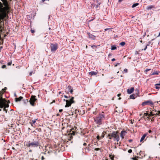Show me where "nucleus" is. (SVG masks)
<instances>
[{
    "label": "nucleus",
    "instance_id": "obj_35",
    "mask_svg": "<svg viewBox=\"0 0 160 160\" xmlns=\"http://www.w3.org/2000/svg\"><path fill=\"white\" fill-rule=\"evenodd\" d=\"M121 95V94H120V93L118 94L117 96L118 97H120V96Z\"/></svg>",
    "mask_w": 160,
    "mask_h": 160
},
{
    "label": "nucleus",
    "instance_id": "obj_46",
    "mask_svg": "<svg viewBox=\"0 0 160 160\" xmlns=\"http://www.w3.org/2000/svg\"><path fill=\"white\" fill-rule=\"evenodd\" d=\"M43 159H44V157H43V156H42V160H43Z\"/></svg>",
    "mask_w": 160,
    "mask_h": 160
},
{
    "label": "nucleus",
    "instance_id": "obj_8",
    "mask_svg": "<svg viewBox=\"0 0 160 160\" xmlns=\"http://www.w3.org/2000/svg\"><path fill=\"white\" fill-rule=\"evenodd\" d=\"M160 114V111H157L156 110H153L150 113L152 116L156 115H159Z\"/></svg>",
    "mask_w": 160,
    "mask_h": 160
},
{
    "label": "nucleus",
    "instance_id": "obj_12",
    "mask_svg": "<svg viewBox=\"0 0 160 160\" xmlns=\"http://www.w3.org/2000/svg\"><path fill=\"white\" fill-rule=\"evenodd\" d=\"M126 132L124 131H122L121 132V137L122 139L124 138V137L125 135Z\"/></svg>",
    "mask_w": 160,
    "mask_h": 160
},
{
    "label": "nucleus",
    "instance_id": "obj_4",
    "mask_svg": "<svg viewBox=\"0 0 160 160\" xmlns=\"http://www.w3.org/2000/svg\"><path fill=\"white\" fill-rule=\"evenodd\" d=\"M37 100V99L36 98V96H32L29 100V102L31 105L32 106H34V103Z\"/></svg>",
    "mask_w": 160,
    "mask_h": 160
},
{
    "label": "nucleus",
    "instance_id": "obj_31",
    "mask_svg": "<svg viewBox=\"0 0 160 160\" xmlns=\"http://www.w3.org/2000/svg\"><path fill=\"white\" fill-rule=\"evenodd\" d=\"M150 70V69H146L145 70V71L147 72L149 71Z\"/></svg>",
    "mask_w": 160,
    "mask_h": 160
},
{
    "label": "nucleus",
    "instance_id": "obj_6",
    "mask_svg": "<svg viewBox=\"0 0 160 160\" xmlns=\"http://www.w3.org/2000/svg\"><path fill=\"white\" fill-rule=\"evenodd\" d=\"M135 91L136 92V94H132L130 96V98L131 99H135V97H136L139 95V90H138L136 89L135 90Z\"/></svg>",
    "mask_w": 160,
    "mask_h": 160
},
{
    "label": "nucleus",
    "instance_id": "obj_48",
    "mask_svg": "<svg viewBox=\"0 0 160 160\" xmlns=\"http://www.w3.org/2000/svg\"><path fill=\"white\" fill-rule=\"evenodd\" d=\"M108 29H108V28H106V29H104V30H105V31H107V30H108Z\"/></svg>",
    "mask_w": 160,
    "mask_h": 160
},
{
    "label": "nucleus",
    "instance_id": "obj_23",
    "mask_svg": "<svg viewBox=\"0 0 160 160\" xmlns=\"http://www.w3.org/2000/svg\"><path fill=\"white\" fill-rule=\"evenodd\" d=\"M89 37L90 38H92L93 39H94V38L95 37V36H92V35H89Z\"/></svg>",
    "mask_w": 160,
    "mask_h": 160
},
{
    "label": "nucleus",
    "instance_id": "obj_47",
    "mask_svg": "<svg viewBox=\"0 0 160 160\" xmlns=\"http://www.w3.org/2000/svg\"><path fill=\"white\" fill-rule=\"evenodd\" d=\"M31 32L32 33H33L34 32V31L33 30H31Z\"/></svg>",
    "mask_w": 160,
    "mask_h": 160
},
{
    "label": "nucleus",
    "instance_id": "obj_38",
    "mask_svg": "<svg viewBox=\"0 0 160 160\" xmlns=\"http://www.w3.org/2000/svg\"><path fill=\"white\" fill-rule=\"evenodd\" d=\"M62 109H61L59 110V112H62Z\"/></svg>",
    "mask_w": 160,
    "mask_h": 160
},
{
    "label": "nucleus",
    "instance_id": "obj_28",
    "mask_svg": "<svg viewBox=\"0 0 160 160\" xmlns=\"http://www.w3.org/2000/svg\"><path fill=\"white\" fill-rule=\"evenodd\" d=\"M2 91H0V96H2Z\"/></svg>",
    "mask_w": 160,
    "mask_h": 160
},
{
    "label": "nucleus",
    "instance_id": "obj_14",
    "mask_svg": "<svg viewBox=\"0 0 160 160\" xmlns=\"http://www.w3.org/2000/svg\"><path fill=\"white\" fill-rule=\"evenodd\" d=\"M154 7L152 5L148 6L147 7L146 9L147 10H149L151 9L152 8H154Z\"/></svg>",
    "mask_w": 160,
    "mask_h": 160
},
{
    "label": "nucleus",
    "instance_id": "obj_55",
    "mask_svg": "<svg viewBox=\"0 0 160 160\" xmlns=\"http://www.w3.org/2000/svg\"><path fill=\"white\" fill-rule=\"evenodd\" d=\"M115 66H117V65H116Z\"/></svg>",
    "mask_w": 160,
    "mask_h": 160
},
{
    "label": "nucleus",
    "instance_id": "obj_42",
    "mask_svg": "<svg viewBox=\"0 0 160 160\" xmlns=\"http://www.w3.org/2000/svg\"><path fill=\"white\" fill-rule=\"evenodd\" d=\"M132 159L133 160H138V159H135V158H132Z\"/></svg>",
    "mask_w": 160,
    "mask_h": 160
},
{
    "label": "nucleus",
    "instance_id": "obj_11",
    "mask_svg": "<svg viewBox=\"0 0 160 160\" xmlns=\"http://www.w3.org/2000/svg\"><path fill=\"white\" fill-rule=\"evenodd\" d=\"M98 72L97 71L94 72L92 71L89 72V74L91 75V76L93 75H96L98 73Z\"/></svg>",
    "mask_w": 160,
    "mask_h": 160
},
{
    "label": "nucleus",
    "instance_id": "obj_30",
    "mask_svg": "<svg viewBox=\"0 0 160 160\" xmlns=\"http://www.w3.org/2000/svg\"><path fill=\"white\" fill-rule=\"evenodd\" d=\"M6 66L5 65H2V68H6Z\"/></svg>",
    "mask_w": 160,
    "mask_h": 160
},
{
    "label": "nucleus",
    "instance_id": "obj_32",
    "mask_svg": "<svg viewBox=\"0 0 160 160\" xmlns=\"http://www.w3.org/2000/svg\"><path fill=\"white\" fill-rule=\"evenodd\" d=\"M97 139L99 140V136H98V135L97 136Z\"/></svg>",
    "mask_w": 160,
    "mask_h": 160
},
{
    "label": "nucleus",
    "instance_id": "obj_20",
    "mask_svg": "<svg viewBox=\"0 0 160 160\" xmlns=\"http://www.w3.org/2000/svg\"><path fill=\"white\" fill-rule=\"evenodd\" d=\"M125 42H121L120 43V44L122 46H124L125 45Z\"/></svg>",
    "mask_w": 160,
    "mask_h": 160
},
{
    "label": "nucleus",
    "instance_id": "obj_9",
    "mask_svg": "<svg viewBox=\"0 0 160 160\" xmlns=\"http://www.w3.org/2000/svg\"><path fill=\"white\" fill-rule=\"evenodd\" d=\"M3 3V4L4 5L5 7V9H8V3L6 0H1Z\"/></svg>",
    "mask_w": 160,
    "mask_h": 160
},
{
    "label": "nucleus",
    "instance_id": "obj_56",
    "mask_svg": "<svg viewBox=\"0 0 160 160\" xmlns=\"http://www.w3.org/2000/svg\"><path fill=\"white\" fill-rule=\"evenodd\" d=\"M1 109L0 108V111H1Z\"/></svg>",
    "mask_w": 160,
    "mask_h": 160
},
{
    "label": "nucleus",
    "instance_id": "obj_53",
    "mask_svg": "<svg viewBox=\"0 0 160 160\" xmlns=\"http://www.w3.org/2000/svg\"><path fill=\"white\" fill-rule=\"evenodd\" d=\"M45 0H42V1H43V2H44V1H45Z\"/></svg>",
    "mask_w": 160,
    "mask_h": 160
},
{
    "label": "nucleus",
    "instance_id": "obj_41",
    "mask_svg": "<svg viewBox=\"0 0 160 160\" xmlns=\"http://www.w3.org/2000/svg\"><path fill=\"white\" fill-rule=\"evenodd\" d=\"M156 85H159L160 86V83L156 84Z\"/></svg>",
    "mask_w": 160,
    "mask_h": 160
},
{
    "label": "nucleus",
    "instance_id": "obj_39",
    "mask_svg": "<svg viewBox=\"0 0 160 160\" xmlns=\"http://www.w3.org/2000/svg\"><path fill=\"white\" fill-rule=\"evenodd\" d=\"M156 89H159V87H158L156 86Z\"/></svg>",
    "mask_w": 160,
    "mask_h": 160
},
{
    "label": "nucleus",
    "instance_id": "obj_10",
    "mask_svg": "<svg viewBox=\"0 0 160 160\" xmlns=\"http://www.w3.org/2000/svg\"><path fill=\"white\" fill-rule=\"evenodd\" d=\"M134 90V88H132L130 89H128L127 90V92L129 94H130L132 93L133 92Z\"/></svg>",
    "mask_w": 160,
    "mask_h": 160
},
{
    "label": "nucleus",
    "instance_id": "obj_7",
    "mask_svg": "<svg viewBox=\"0 0 160 160\" xmlns=\"http://www.w3.org/2000/svg\"><path fill=\"white\" fill-rule=\"evenodd\" d=\"M147 105H149L152 106L153 105V103L150 101H148L146 102H142V106H144Z\"/></svg>",
    "mask_w": 160,
    "mask_h": 160
},
{
    "label": "nucleus",
    "instance_id": "obj_18",
    "mask_svg": "<svg viewBox=\"0 0 160 160\" xmlns=\"http://www.w3.org/2000/svg\"><path fill=\"white\" fill-rule=\"evenodd\" d=\"M158 75L159 74V72L157 71H155L154 72H153L152 74V75Z\"/></svg>",
    "mask_w": 160,
    "mask_h": 160
},
{
    "label": "nucleus",
    "instance_id": "obj_29",
    "mask_svg": "<svg viewBox=\"0 0 160 160\" xmlns=\"http://www.w3.org/2000/svg\"><path fill=\"white\" fill-rule=\"evenodd\" d=\"M11 64H12V62H9L8 63V65H11Z\"/></svg>",
    "mask_w": 160,
    "mask_h": 160
},
{
    "label": "nucleus",
    "instance_id": "obj_43",
    "mask_svg": "<svg viewBox=\"0 0 160 160\" xmlns=\"http://www.w3.org/2000/svg\"><path fill=\"white\" fill-rule=\"evenodd\" d=\"M101 137H102V138H103V137H104V135L103 134V135H102L101 136Z\"/></svg>",
    "mask_w": 160,
    "mask_h": 160
},
{
    "label": "nucleus",
    "instance_id": "obj_33",
    "mask_svg": "<svg viewBox=\"0 0 160 160\" xmlns=\"http://www.w3.org/2000/svg\"><path fill=\"white\" fill-rule=\"evenodd\" d=\"M147 48V46H146L145 48H144L143 49V50H145Z\"/></svg>",
    "mask_w": 160,
    "mask_h": 160
},
{
    "label": "nucleus",
    "instance_id": "obj_34",
    "mask_svg": "<svg viewBox=\"0 0 160 160\" xmlns=\"http://www.w3.org/2000/svg\"><path fill=\"white\" fill-rule=\"evenodd\" d=\"M95 121L97 122V123H98V124H100V122H98L96 120H95Z\"/></svg>",
    "mask_w": 160,
    "mask_h": 160
},
{
    "label": "nucleus",
    "instance_id": "obj_1",
    "mask_svg": "<svg viewBox=\"0 0 160 160\" xmlns=\"http://www.w3.org/2000/svg\"><path fill=\"white\" fill-rule=\"evenodd\" d=\"M5 107H9L8 103L5 99L2 98V96H0V108H3Z\"/></svg>",
    "mask_w": 160,
    "mask_h": 160
},
{
    "label": "nucleus",
    "instance_id": "obj_51",
    "mask_svg": "<svg viewBox=\"0 0 160 160\" xmlns=\"http://www.w3.org/2000/svg\"><path fill=\"white\" fill-rule=\"evenodd\" d=\"M122 0H119V2H121L122 1Z\"/></svg>",
    "mask_w": 160,
    "mask_h": 160
},
{
    "label": "nucleus",
    "instance_id": "obj_25",
    "mask_svg": "<svg viewBox=\"0 0 160 160\" xmlns=\"http://www.w3.org/2000/svg\"><path fill=\"white\" fill-rule=\"evenodd\" d=\"M71 88V87H70V88L71 89L70 92L71 93H72L73 92V90L72 88Z\"/></svg>",
    "mask_w": 160,
    "mask_h": 160
},
{
    "label": "nucleus",
    "instance_id": "obj_17",
    "mask_svg": "<svg viewBox=\"0 0 160 160\" xmlns=\"http://www.w3.org/2000/svg\"><path fill=\"white\" fill-rule=\"evenodd\" d=\"M117 48L116 46L115 45L112 46H111V49L112 50H113L116 49Z\"/></svg>",
    "mask_w": 160,
    "mask_h": 160
},
{
    "label": "nucleus",
    "instance_id": "obj_16",
    "mask_svg": "<svg viewBox=\"0 0 160 160\" xmlns=\"http://www.w3.org/2000/svg\"><path fill=\"white\" fill-rule=\"evenodd\" d=\"M38 142H36L35 143H34V142H32V143H30L29 144V146H34V145H38Z\"/></svg>",
    "mask_w": 160,
    "mask_h": 160
},
{
    "label": "nucleus",
    "instance_id": "obj_45",
    "mask_svg": "<svg viewBox=\"0 0 160 160\" xmlns=\"http://www.w3.org/2000/svg\"><path fill=\"white\" fill-rule=\"evenodd\" d=\"M64 97L66 98H68V97L67 96H66V95H65L64 96Z\"/></svg>",
    "mask_w": 160,
    "mask_h": 160
},
{
    "label": "nucleus",
    "instance_id": "obj_2",
    "mask_svg": "<svg viewBox=\"0 0 160 160\" xmlns=\"http://www.w3.org/2000/svg\"><path fill=\"white\" fill-rule=\"evenodd\" d=\"M108 137H109L110 139H111L113 138H115V140H117V142H118L119 140V136L117 135V132H112L111 135L110 134H108Z\"/></svg>",
    "mask_w": 160,
    "mask_h": 160
},
{
    "label": "nucleus",
    "instance_id": "obj_5",
    "mask_svg": "<svg viewBox=\"0 0 160 160\" xmlns=\"http://www.w3.org/2000/svg\"><path fill=\"white\" fill-rule=\"evenodd\" d=\"M58 45L57 44H51V48L52 52H54L57 49Z\"/></svg>",
    "mask_w": 160,
    "mask_h": 160
},
{
    "label": "nucleus",
    "instance_id": "obj_3",
    "mask_svg": "<svg viewBox=\"0 0 160 160\" xmlns=\"http://www.w3.org/2000/svg\"><path fill=\"white\" fill-rule=\"evenodd\" d=\"M74 97H72L69 100L64 99V101L66 102L65 107H70L72 103H74Z\"/></svg>",
    "mask_w": 160,
    "mask_h": 160
},
{
    "label": "nucleus",
    "instance_id": "obj_49",
    "mask_svg": "<svg viewBox=\"0 0 160 160\" xmlns=\"http://www.w3.org/2000/svg\"><path fill=\"white\" fill-rule=\"evenodd\" d=\"M160 32L159 33V34H158V37H160Z\"/></svg>",
    "mask_w": 160,
    "mask_h": 160
},
{
    "label": "nucleus",
    "instance_id": "obj_36",
    "mask_svg": "<svg viewBox=\"0 0 160 160\" xmlns=\"http://www.w3.org/2000/svg\"><path fill=\"white\" fill-rule=\"evenodd\" d=\"M115 58H113V59H112V61H115Z\"/></svg>",
    "mask_w": 160,
    "mask_h": 160
},
{
    "label": "nucleus",
    "instance_id": "obj_37",
    "mask_svg": "<svg viewBox=\"0 0 160 160\" xmlns=\"http://www.w3.org/2000/svg\"><path fill=\"white\" fill-rule=\"evenodd\" d=\"M32 72H30V73H29V75H30V76L32 75Z\"/></svg>",
    "mask_w": 160,
    "mask_h": 160
},
{
    "label": "nucleus",
    "instance_id": "obj_40",
    "mask_svg": "<svg viewBox=\"0 0 160 160\" xmlns=\"http://www.w3.org/2000/svg\"><path fill=\"white\" fill-rule=\"evenodd\" d=\"M2 48V47H0V52L1 51Z\"/></svg>",
    "mask_w": 160,
    "mask_h": 160
},
{
    "label": "nucleus",
    "instance_id": "obj_22",
    "mask_svg": "<svg viewBox=\"0 0 160 160\" xmlns=\"http://www.w3.org/2000/svg\"><path fill=\"white\" fill-rule=\"evenodd\" d=\"M8 107H3V110L4 111H5V112L6 113H7V110L6 109V108H8Z\"/></svg>",
    "mask_w": 160,
    "mask_h": 160
},
{
    "label": "nucleus",
    "instance_id": "obj_26",
    "mask_svg": "<svg viewBox=\"0 0 160 160\" xmlns=\"http://www.w3.org/2000/svg\"><path fill=\"white\" fill-rule=\"evenodd\" d=\"M110 157H111L110 158V160H113V158L112 156H110Z\"/></svg>",
    "mask_w": 160,
    "mask_h": 160
},
{
    "label": "nucleus",
    "instance_id": "obj_54",
    "mask_svg": "<svg viewBox=\"0 0 160 160\" xmlns=\"http://www.w3.org/2000/svg\"><path fill=\"white\" fill-rule=\"evenodd\" d=\"M119 71H118V72H117V73H119Z\"/></svg>",
    "mask_w": 160,
    "mask_h": 160
},
{
    "label": "nucleus",
    "instance_id": "obj_19",
    "mask_svg": "<svg viewBox=\"0 0 160 160\" xmlns=\"http://www.w3.org/2000/svg\"><path fill=\"white\" fill-rule=\"evenodd\" d=\"M139 5V3H134V4H133V5H132V8H134L136 6H138V5Z\"/></svg>",
    "mask_w": 160,
    "mask_h": 160
},
{
    "label": "nucleus",
    "instance_id": "obj_24",
    "mask_svg": "<svg viewBox=\"0 0 160 160\" xmlns=\"http://www.w3.org/2000/svg\"><path fill=\"white\" fill-rule=\"evenodd\" d=\"M128 70L126 68H125L124 69L123 72L127 73L128 72Z\"/></svg>",
    "mask_w": 160,
    "mask_h": 160
},
{
    "label": "nucleus",
    "instance_id": "obj_52",
    "mask_svg": "<svg viewBox=\"0 0 160 160\" xmlns=\"http://www.w3.org/2000/svg\"><path fill=\"white\" fill-rule=\"evenodd\" d=\"M121 99V98H118V99L120 100Z\"/></svg>",
    "mask_w": 160,
    "mask_h": 160
},
{
    "label": "nucleus",
    "instance_id": "obj_50",
    "mask_svg": "<svg viewBox=\"0 0 160 160\" xmlns=\"http://www.w3.org/2000/svg\"><path fill=\"white\" fill-rule=\"evenodd\" d=\"M149 133H150L151 132V130H149L148 131Z\"/></svg>",
    "mask_w": 160,
    "mask_h": 160
},
{
    "label": "nucleus",
    "instance_id": "obj_15",
    "mask_svg": "<svg viewBox=\"0 0 160 160\" xmlns=\"http://www.w3.org/2000/svg\"><path fill=\"white\" fill-rule=\"evenodd\" d=\"M23 98L22 97H21V96H20V97L19 98H16L15 99V101L16 102H18V101H20Z\"/></svg>",
    "mask_w": 160,
    "mask_h": 160
},
{
    "label": "nucleus",
    "instance_id": "obj_21",
    "mask_svg": "<svg viewBox=\"0 0 160 160\" xmlns=\"http://www.w3.org/2000/svg\"><path fill=\"white\" fill-rule=\"evenodd\" d=\"M68 115L69 116H71V115H73V112H71V113L70 112H69L68 113Z\"/></svg>",
    "mask_w": 160,
    "mask_h": 160
},
{
    "label": "nucleus",
    "instance_id": "obj_13",
    "mask_svg": "<svg viewBox=\"0 0 160 160\" xmlns=\"http://www.w3.org/2000/svg\"><path fill=\"white\" fill-rule=\"evenodd\" d=\"M147 134H148L147 133H146L143 135V136H142V137H141V139H140V142H142V141H143L144 140L145 137L147 135Z\"/></svg>",
    "mask_w": 160,
    "mask_h": 160
},
{
    "label": "nucleus",
    "instance_id": "obj_44",
    "mask_svg": "<svg viewBox=\"0 0 160 160\" xmlns=\"http://www.w3.org/2000/svg\"><path fill=\"white\" fill-rule=\"evenodd\" d=\"M32 122L33 123H34L36 122V121H35V120H34V121H32Z\"/></svg>",
    "mask_w": 160,
    "mask_h": 160
},
{
    "label": "nucleus",
    "instance_id": "obj_27",
    "mask_svg": "<svg viewBox=\"0 0 160 160\" xmlns=\"http://www.w3.org/2000/svg\"><path fill=\"white\" fill-rule=\"evenodd\" d=\"M132 150L131 149H129L128 151V152L129 153H131L132 152Z\"/></svg>",
    "mask_w": 160,
    "mask_h": 160
}]
</instances>
